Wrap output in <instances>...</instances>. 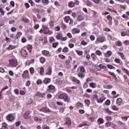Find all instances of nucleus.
<instances>
[{"label": "nucleus", "instance_id": "nucleus-27", "mask_svg": "<svg viewBox=\"0 0 129 129\" xmlns=\"http://www.w3.org/2000/svg\"><path fill=\"white\" fill-rule=\"evenodd\" d=\"M78 20L80 22H81L82 21H83V20H84V18H83V16H82L81 15H79L78 16Z\"/></svg>", "mask_w": 129, "mask_h": 129}, {"label": "nucleus", "instance_id": "nucleus-58", "mask_svg": "<svg viewBox=\"0 0 129 129\" xmlns=\"http://www.w3.org/2000/svg\"><path fill=\"white\" fill-rule=\"evenodd\" d=\"M54 22H53L52 21H50L49 22V26H50V27H53V26H54Z\"/></svg>", "mask_w": 129, "mask_h": 129}, {"label": "nucleus", "instance_id": "nucleus-52", "mask_svg": "<svg viewBox=\"0 0 129 129\" xmlns=\"http://www.w3.org/2000/svg\"><path fill=\"white\" fill-rule=\"evenodd\" d=\"M77 54H78V55H82V54H83V52L80 50H77L76 51Z\"/></svg>", "mask_w": 129, "mask_h": 129}, {"label": "nucleus", "instance_id": "nucleus-15", "mask_svg": "<svg viewBox=\"0 0 129 129\" xmlns=\"http://www.w3.org/2000/svg\"><path fill=\"white\" fill-rule=\"evenodd\" d=\"M116 103L117 105H120L122 103V99L119 98L116 100Z\"/></svg>", "mask_w": 129, "mask_h": 129}, {"label": "nucleus", "instance_id": "nucleus-40", "mask_svg": "<svg viewBox=\"0 0 129 129\" xmlns=\"http://www.w3.org/2000/svg\"><path fill=\"white\" fill-rule=\"evenodd\" d=\"M68 51H69V49H68V48H67V47H64L62 49V52H63V53H67V52H68Z\"/></svg>", "mask_w": 129, "mask_h": 129}, {"label": "nucleus", "instance_id": "nucleus-16", "mask_svg": "<svg viewBox=\"0 0 129 129\" xmlns=\"http://www.w3.org/2000/svg\"><path fill=\"white\" fill-rule=\"evenodd\" d=\"M42 53L44 56H49V54H50V52L49 51L47 50H42Z\"/></svg>", "mask_w": 129, "mask_h": 129}, {"label": "nucleus", "instance_id": "nucleus-8", "mask_svg": "<svg viewBox=\"0 0 129 129\" xmlns=\"http://www.w3.org/2000/svg\"><path fill=\"white\" fill-rule=\"evenodd\" d=\"M40 111H43V112H45L46 113H47V112H51V110L47 107H42L40 109Z\"/></svg>", "mask_w": 129, "mask_h": 129}, {"label": "nucleus", "instance_id": "nucleus-61", "mask_svg": "<svg viewBox=\"0 0 129 129\" xmlns=\"http://www.w3.org/2000/svg\"><path fill=\"white\" fill-rule=\"evenodd\" d=\"M14 92H15V93H16V94H17V95H18L19 94V89H15L14 90Z\"/></svg>", "mask_w": 129, "mask_h": 129}, {"label": "nucleus", "instance_id": "nucleus-47", "mask_svg": "<svg viewBox=\"0 0 129 129\" xmlns=\"http://www.w3.org/2000/svg\"><path fill=\"white\" fill-rule=\"evenodd\" d=\"M0 13L3 15V16L5 15V12L3 10V8H0Z\"/></svg>", "mask_w": 129, "mask_h": 129}, {"label": "nucleus", "instance_id": "nucleus-46", "mask_svg": "<svg viewBox=\"0 0 129 129\" xmlns=\"http://www.w3.org/2000/svg\"><path fill=\"white\" fill-rule=\"evenodd\" d=\"M40 72L41 75H43L44 73V68H40Z\"/></svg>", "mask_w": 129, "mask_h": 129}, {"label": "nucleus", "instance_id": "nucleus-37", "mask_svg": "<svg viewBox=\"0 0 129 129\" xmlns=\"http://www.w3.org/2000/svg\"><path fill=\"white\" fill-rule=\"evenodd\" d=\"M42 83H43V81H42V80H40V79L37 80L36 82L37 85H40V84H42Z\"/></svg>", "mask_w": 129, "mask_h": 129}, {"label": "nucleus", "instance_id": "nucleus-50", "mask_svg": "<svg viewBox=\"0 0 129 129\" xmlns=\"http://www.w3.org/2000/svg\"><path fill=\"white\" fill-rule=\"evenodd\" d=\"M106 119H107L108 121H110V120H111L112 118H111V116H108L106 117Z\"/></svg>", "mask_w": 129, "mask_h": 129}, {"label": "nucleus", "instance_id": "nucleus-45", "mask_svg": "<svg viewBox=\"0 0 129 129\" xmlns=\"http://www.w3.org/2000/svg\"><path fill=\"white\" fill-rule=\"evenodd\" d=\"M103 67V66L102 64H99V66H96V68H98V70H101V68Z\"/></svg>", "mask_w": 129, "mask_h": 129}, {"label": "nucleus", "instance_id": "nucleus-30", "mask_svg": "<svg viewBox=\"0 0 129 129\" xmlns=\"http://www.w3.org/2000/svg\"><path fill=\"white\" fill-rule=\"evenodd\" d=\"M91 57L92 58L94 61H95L96 59V54L95 53H92V54L91 55Z\"/></svg>", "mask_w": 129, "mask_h": 129}, {"label": "nucleus", "instance_id": "nucleus-33", "mask_svg": "<svg viewBox=\"0 0 129 129\" xmlns=\"http://www.w3.org/2000/svg\"><path fill=\"white\" fill-rule=\"evenodd\" d=\"M21 36H22V32H19L16 34V39H19V38H21Z\"/></svg>", "mask_w": 129, "mask_h": 129}, {"label": "nucleus", "instance_id": "nucleus-59", "mask_svg": "<svg viewBox=\"0 0 129 129\" xmlns=\"http://www.w3.org/2000/svg\"><path fill=\"white\" fill-rule=\"evenodd\" d=\"M81 44H82V45H83V46H86V45L87 44V42H86L84 40H83L81 42Z\"/></svg>", "mask_w": 129, "mask_h": 129}, {"label": "nucleus", "instance_id": "nucleus-1", "mask_svg": "<svg viewBox=\"0 0 129 129\" xmlns=\"http://www.w3.org/2000/svg\"><path fill=\"white\" fill-rule=\"evenodd\" d=\"M106 41V38L105 37L100 36L97 37V40L95 42L96 44H99V43H103V42Z\"/></svg>", "mask_w": 129, "mask_h": 129}, {"label": "nucleus", "instance_id": "nucleus-23", "mask_svg": "<svg viewBox=\"0 0 129 129\" xmlns=\"http://www.w3.org/2000/svg\"><path fill=\"white\" fill-rule=\"evenodd\" d=\"M51 74H52V69H51V68L49 67L48 69V72L46 73V75H51Z\"/></svg>", "mask_w": 129, "mask_h": 129}, {"label": "nucleus", "instance_id": "nucleus-55", "mask_svg": "<svg viewBox=\"0 0 129 129\" xmlns=\"http://www.w3.org/2000/svg\"><path fill=\"white\" fill-rule=\"evenodd\" d=\"M61 27L62 28V29H63V30H65V29L67 28V26H66V25L64 24L63 23H62Z\"/></svg>", "mask_w": 129, "mask_h": 129}, {"label": "nucleus", "instance_id": "nucleus-28", "mask_svg": "<svg viewBox=\"0 0 129 129\" xmlns=\"http://www.w3.org/2000/svg\"><path fill=\"white\" fill-rule=\"evenodd\" d=\"M49 90H55V86L50 85L48 86Z\"/></svg>", "mask_w": 129, "mask_h": 129}, {"label": "nucleus", "instance_id": "nucleus-63", "mask_svg": "<svg viewBox=\"0 0 129 129\" xmlns=\"http://www.w3.org/2000/svg\"><path fill=\"white\" fill-rule=\"evenodd\" d=\"M54 41H55V39H54V38H53V37L50 38V39H49L50 43H53V42H54Z\"/></svg>", "mask_w": 129, "mask_h": 129}, {"label": "nucleus", "instance_id": "nucleus-4", "mask_svg": "<svg viewBox=\"0 0 129 129\" xmlns=\"http://www.w3.org/2000/svg\"><path fill=\"white\" fill-rule=\"evenodd\" d=\"M57 40H61L62 41H67V37H62V34L58 33L56 35Z\"/></svg>", "mask_w": 129, "mask_h": 129}, {"label": "nucleus", "instance_id": "nucleus-44", "mask_svg": "<svg viewBox=\"0 0 129 129\" xmlns=\"http://www.w3.org/2000/svg\"><path fill=\"white\" fill-rule=\"evenodd\" d=\"M106 88H107V89H111V88H112L113 86L111 85H106Z\"/></svg>", "mask_w": 129, "mask_h": 129}, {"label": "nucleus", "instance_id": "nucleus-10", "mask_svg": "<svg viewBox=\"0 0 129 129\" xmlns=\"http://www.w3.org/2000/svg\"><path fill=\"white\" fill-rule=\"evenodd\" d=\"M17 46L16 45H9V47H7V50L11 51V50H14V49H16Z\"/></svg>", "mask_w": 129, "mask_h": 129}, {"label": "nucleus", "instance_id": "nucleus-26", "mask_svg": "<svg viewBox=\"0 0 129 129\" xmlns=\"http://www.w3.org/2000/svg\"><path fill=\"white\" fill-rule=\"evenodd\" d=\"M109 74H110V75H111V76H113V77H114L115 80H116L117 79V78L116 77V76H115V75H114V73H113L111 72H109Z\"/></svg>", "mask_w": 129, "mask_h": 129}, {"label": "nucleus", "instance_id": "nucleus-21", "mask_svg": "<svg viewBox=\"0 0 129 129\" xmlns=\"http://www.w3.org/2000/svg\"><path fill=\"white\" fill-rule=\"evenodd\" d=\"M118 54L120 56L121 59H123V60H125V57H124V54H123V53L122 52H118Z\"/></svg>", "mask_w": 129, "mask_h": 129}, {"label": "nucleus", "instance_id": "nucleus-6", "mask_svg": "<svg viewBox=\"0 0 129 129\" xmlns=\"http://www.w3.org/2000/svg\"><path fill=\"white\" fill-rule=\"evenodd\" d=\"M31 113H32V112L31 111H27L23 115V117L25 119H29V118H31Z\"/></svg>", "mask_w": 129, "mask_h": 129}, {"label": "nucleus", "instance_id": "nucleus-57", "mask_svg": "<svg viewBox=\"0 0 129 129\" xmlns=\"http://www.w3.org/2000/svg\"><path fill=\"white\" fill-rule=\"evenodd\" d=\"M67 36V37H68V38H70V39H71V38H72V34H71V33H68Z\"/></svg>", "mask_w": 129, "mask_h": 129}, {"label": "nucleus", "instance_id": "nucleus-13", "mask_svg": "<svg viewBox=\"0 0 129 129\" xmlns=\"http://www.w3.org/2000/svg\"><path fill=\"white\" fill-rule=\"evenodd\" d=\"M78 33H80V30L78 28H74L72 30L73 34H78Z\"/></svg>", "mask_w": 129, "mask_h": 129}, {"label": "nucleus", "instance_id": "nucleus-54", "mask_svg": "<svg viewBox=\"0 0 129 129\" xmlns=\"http://www.w3.org/2000/svg\"><path fill=\"white\" fill-rule=\"evenodd\" d=\"M123 44L125 45V46H127V45H129V40H125L123 42Z\"/></svg>", "mask_w": 129, "mask_h": 129}, {"label": "nucleus", "instance_id": "nucleus-11", "mask_svg": "<svg viewBox=\"0 0 129 129\" xmlns=\"http://www.w3.org/2000/svg\"><path fill=\"white\" fill-rule=\"evenodd\" d=\"M111 55H112V52L110 50H108L105 54V57H107L108 58H109V57H110Z\"/></svg>", "mask_w": 129, "mask_h": 129}, {"label": "nucleus", "instance_id": "nucleus-31", "mask_svg": "<svg viewBox=\"0 0 129 129\" xmlns=\"http://www.w3.org/2000/svg\"><path fill=\"white\" fill-rule=\"evenodd\" d=\"M66 95V94H61L59 96V99H64L65 98V96Z\"/></svg>", "mask_w": 129, "mask_h": 129}, {"label": "nucleus", "instance_id": "nucleus-53", "mask_svg": "<svg viewBox=\"0 0 129 129\" xmlns=\"http://www.w3.org/2000/svg\"><path fill=\"white\" fill-rule=\"evenodd\" d=\"M58 57L60 58V59H65V55L62 54H59Z\"/></svg>", "mask_w": 129, "mask_h": 129}, {"label": "nucleus", "instance_id": "nucleus-41", "mask_svg": "<svg viewBox=\"0 0 129 129\" xmlns=\"http://www.w3.org/2000/svg\"><path fill=\"white\" fill-rule=\"evenodd\" d=\"M96 53L97 55H98V56H100V55H101V54H102V52H101V51H100V50H97L96 51Z\"/></svg>", "mask_w": 129, "mask_h": 129}, {"label": "nucleus", "instance_id": "nucleus-60", "mask_svg": "<svg viewBox=\"0 0 129 129\" xmlns=\"http://www.w3.org/2000/svg\"><path fill=\"white\" fill-rule=\"evenodd\" d=\"M29 3L31 5V6L33 7V6H35V3L32 1V0H29Z\"/></svg>", "mask_w": 129, "mask_h": 129}, {"label": "nucleus", "instance_id": "nucleus-9", "mask_svg": "<svg viewBox=\"0 0 129 129\" xmlns=\"http://www.w3.org/2000/svg\"><path fill=\"white\" fill-rule=\"evenodd\" d=\"M42 29L43 30V31L44 32V34L45 35H47V32H48L49 30V27L45 25H42Z\"/></svg>", "mask_w": 129, "mask_h": 129}, {"label": "nucleus", "instance_id": "nucleus-2", "mask_svg": "<svg viewBox=\"0 0 129 129\" xmlns=\"http://www.w3.org/2000/svg\"><path fill=\"white\" fill-rule=\"evenodd\" d=\"M21 55L24 58L29 57V52L25 49H21L20 51Z\"/></svg>", "mask_w": 129, "mask_h": 129}, {"label": "nucleus", "instance_id": "nucleus-18", "mask_svg": "<svg viewBox=\"0 0 129 129\" xmlns=\"http://www.w3.org/2000/svg\"><path fill=\"white\" fill-rule=\"evenodd\" d=\"M39 60L42 64H43V63H45L46 62V58H45L43 56H41V57H40Z\"/></svg>", "mask_w": 129, "mask_h": 129}, {"label": "nucleus", "instance_id": "nucleus-22", "mask_svg": "<svg viewBox=\"0 0 129 129\" xmlns=\"http://www.w3.org/2000/svg\"><path fill=\"white\" fill-rule=\"evenodd\" d=\"M78 76L80 78H84V77H85V75H84V74H83V73H79L78 74Z\"/></svg>", "mask_w": 129, "mask_h": 129}, {"label": "nucleus", "instance_id": "nucleus-56", "mask_svg": "<svg viewBox=\"0 0 129 129\" xmlns=\"http://www.w3.org/2000/svg\"><path fill=\"white\" fill-rule=\"evenodd\" d=\"M97 102H98L99 103H101L103 102V100H102V99L99 98L97 99Z\"/></svg>", "mask_w": 129, "mask_h": 129}, {"label": "nucleus", "instance_id": "nucleus-35", "mask_svg": "<svg viewBox=\"0 0 129 129\" xmlns=\"http://www.w3.org/2000/svg\"><path fill=\"white\" fill-rule=\"evenodd\" d=\"M74 3H73V2H71L69 4V7L70 8H73L74 7Z\"/></svg>", "mask_w": 129, "mask_h": 129}, {"label": "nucleus", "instance_id": "nucleus-48", "mask_svg": "<svg viewBox=\"0 0 129 129\" xmlns=\"http://www.w3.org/2000/svg\"><path fill=\"white\" fill-rule=\"evenodd\" d=\"M77 105H78V106H79V107H83V104L80 103V102H78Z\"/></svg>", "mask_w": 129, "mask_h": 129}, {"label": "nucleus", "instance_id": "nucleus-19", "mask_svg": "<svg viewBox=\"0 0 129 129\" xmlns=\"http://www.w3.org/2000/svg\"><path fill=\"white\" fill-rule=\"evenodd\" d=\"M64 99V101H67L68 102H69V101H70V97L68 96V95L67 94H66Z\"/></svg>", "mask_w": 129, "mask_h": 129}, {"label": "nucleus", "instance_id": "nucleus-12", "mask_svg": "<svg viewBox=\"0 0 129 129\" xmlns=\"http://www.w3.org/2000/svg\"><path fill=\"white\" fill-rule=\"evenodd\" d=\"M97 122L98 124H102L104 122V119L102 118H99L97 119Z\"/></svg>", "mask_w": 129, "mask_h": 129}, {"label": "nucleus", "instance_id": "nucleus-64", "mask_svg": "<svg viewBox=\"0 0 129 129\" xmlns=\"http://www.w3.org/2000/svg\"><path fill=\"white\" fill-rule=\"evenodd\" d=\"M105 104H106V105H109V104H110V100H107L106 101Z\"/></svg>", "mask_w": 129, "mask_h": 129}, {"label": "nucleus", "instance_id": "nucleus-51", "mask_svg": "<svg viewBox=\"0 0 129 129\" xmlns=\"http://www.w3.org/2000/svg\"><path fill=\"white\" fill-rule=\"evenodd\" d=\"M80 71L81 72L84 73V72H85V69H84V67H81L80 69Z\"/></svg>", "mask_w": 129, "mask_h": 129}, {"label": "nucleus", "instance_id": "nucleus-29", "mask_svg": "<svg viewBox=\"0 0 129 129\" xmlns=\"http://www.w3.org/2000/svg\"><path fill=\"white\" fill-rule=\"evenodd\" d=\"M112 109H113V110H115L116 111H117L119 108L115 105H114L112 106Z\"/></svg>", "mask_w": 129, "mask_h": 129}, {"label": "nucleus", "instance_id": "nucleus-25", "mask_svg": "<svg viewBox=\"0 0 129 129\" xmlns=\"http://www.w3.org/2000/svg\"><path fill=\"white\" fill-rule=\"evenodd\" d=\"M84 125H88L89 126V124H87V121L83 122L81 124L79 125L80 127L83 126Z\"/></svg>", "mask_w": 129, "mask_h": 129}, {"label": "nucleus", "instance_id": "nucleus-32", "mask_svg": "<svg viewBox=\"0 0 129 129\" xmlns=\"http://www.w3.org/2000/svg\"><path fill=\"white\" fill-rule=\"evenodd\" d=\"M29 70L30 74H31V75H33V74H34V73L35 72V69H34V68H30Z\"/></svg>", "mask_w": 129, "mask_h": 129}, {"label": "nucleus", "instance_id": "nucleus-5", "mask_svg": "<svg viewBox=\"0 0 129 129\" xmlns=\"http://www.w3.org/2000/svg\"><path fill=\"white\" fill-rule=\"evenodd\" d=\"M9 61L10 66L12 67H16L18 65V61L15 59H10Z\"/></svg>", "mask_w": 129, "mask_h": 129}, {"label": "nucleus", "instance_id": "nucleus-3", "mask_svg": "<svg viewBox=\"0 0 129 129\" xmlns=\"http://www.w3.org/2000/svg\"><path fill=\"white\" fill-rule=\"evenodd\" d=\"M22 78H25L26 79H29L30 78V74L29 73L28 70H26L23 72L22 74Z\"/></svg>", "mask_w": 129, "mask_h": 129}, {"label": "nucleus", "instance_id": "nucleus-49", "mask_svg": "<svg viewBox=\"0 0 129 129\" xmlns=\"http://www.w3.org/2000/svg\"><path fill=\"white\" fill-rule=\"evenodd\" d=\"M90 39L91 41H94V40H95V37L93 35H91L90 36Z\"/></svg>", "mask_w": 129, "mask_h": 129}, {"label": "nucleus", "instance_id": "nucleus-36", "mask_svg": "<svg viewBox=\"0 0 129 129\" xmlns=\"http://www.w3.org/2000/svg\"><path fill=\"white\" fill-rule=\"evenodd\" d=\"M115 45H116V46L120 47L121 46V45H122V43H121V41H117L115 42Z\"/></svg>", "mask_w": 129, "mask_h": 129}, {"label": "nucleus", "instance_id": "nucleus-62", "mask_svg": "<svg viewBox=\"0 0 129 129\" xmlns=\"http://www.w3.org/2000/svg\"><path fill=\"white\" fill-rule=\"evenodd\" d=\"M47 34H49V35H52V34H53V32L48 29V31H47Z\"/></svg>", "mask_w": 129, "mask_h": 129}, {"label": "nucleus", "instance_id": "nucleus-34", "mask_svg": "<svg viewBox=\"0 0 129 129\" xmlns=\"http://www.w3.org/2000/svg\"><path fill=\"white\" fill-rule=\"evenodd\" d=\"M42 3L44 5V6H46V5H48L49 4V2L48 0H42Z\"/></svg>", "mask_w": 129, "mask_h": 129}, {"label": "nucleus", "instance_id": "nucleus-20", "mask_svg": "<svg viewBox=\"0 0 129 129\" xmlns=\"http://www.w3.org/2000/svg\"><path fill=\"white\" fill-rule=\"evenodd\" d=\"M71 19V18L69 16H66L64 18V22L66 23H69V21H70Z\"/></svg>", "mask_w": 129, "mask_h": 129}, {"label": "nucleus", "instance_id": "nucleus-38", "mask_svg": "<svg viewBox=\"0 0 129 129\" xmlns=\"http://www.w3.org/2000/svg\"><path fill=\"white\" fill-rule=\"evenodd\" d=\"M85 103H86V104L87 105H90V100H89L88 99H86L85 100Z\"/></svg>", "mask_w": 129, "mask_h": 129}, {"label": "nucleus", "instance_id": "nucleus-14", "mask_svg": "<svg viewBox=\"0 0 129 129\" xmlns=\"http://www.w3.org/2000/svg\"><path fill=\"white\" fill-rule=\"evenodd\" d=\"M51 82V79L46 78H45L44 80L43 81V83L45 84H48V83H50Z\"/></svg>", "mask_w": 129, "mask_h": 129}, {"label": "nucleus", "instance_id": "nucleus-43", "mask_svg": "<svg viewBox=\"0 0 129 129\" xmlns=\"http://www.w3.org/2000/svg\"><path fill=\"white\" fill-rule=\"evenodd\" d=\"M111 125V122H108L106 123L105 127H108V126H110Z\"/></svg>", "mask_w": 129, "mask_h": 129}, {"label": "nucleus", "instance_id": "nucleus-42", "mask_svg": "<svg viewBox=\"0 0 129 129\" xmlns=\"http://www.w3.org/2000/svg\"><path fill=\"white\" fill-rule=\"evenodd\" d=\"M34 119L35 121H41V120H42V119H40V118L37 117H34Z\"/></svg>", "mask_w": 129, "mask_h": 129}, {"label": "nucleus", "instance_id": "nucleus-17", "mask_svg": "<svg viewBox=\"0 0 129 129\" xmlns=\"http://www.w3.org/2000/svg\"><path fill=\"white\" fill-rule=\"evenodd\" d=\"M72 81H73V82H76V83H78V84L80 83V81H79L74 77L72 78Z\"/></svg>", "mask_w": 129, "mask_h": 129}, {"label": "nucleus", "instance_id": "nucleus-7", "mask_svg": "<svg viewBox=\"0 0 129 129\" xmlns=\"http://www.w3.org/2000/svg\"><path fill=\"white\" fill-rule=\"evenodd\" d=\"M7 119L8 121H13L15 120V117L12 114H9L7 116Z\"/></svg>", "mask_w": 129, "mask_h": 129}, {"label": "nucleus", "instance_id": "nucleus-24", "mask_svg": "<svg viewBox=\"0 0 129 129\" xmlns=\"http://www.w3.org/2000/svg\"><path fill=\"white\" fill-rule=\"evenodd\" d=\"M2 127L4 129H9V127H8V124L6 123V122H4L2 124Z\"/></svg>", "mask_w": 129, "mask_h": 129}, {"label": "nucleus", "instance_id": "nucleus-39", "mask_svg": "<svg viewBox=\"0 0 129 129\" xmlns=\"http://www.w3.org/2000/svg\"><path fill=\"white\" fill-rule=\"evenodd\" d=\"M86 5L88 6V7H91V6H92V2H90L89 1H87L86 2Z\"/></svg>", "mask_w": 129, "mask_h": 129}]
</instances>
